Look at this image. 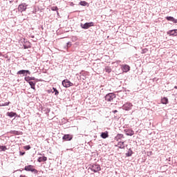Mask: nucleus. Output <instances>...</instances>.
Returning a JSON list of instances; mask_svg holds the SVG:
<instances>
[{"mask_svg":"<svg viewBox=\"0 0 177 177\" xmlns=\"http://www.w3.org/2000/svg\"><path fill=\"white\" fill-rule=\"evenodd\" d=\"M88 169H91L93 171V172H99V171L102 170V168H100V165L97 164H93V165H90Z\"/></svg>","mask_w":177,"mask_h":177,"instance_id":"f257e3e1","label":"nucleus"},{"mask_svg":"<svg viewBox=\"0 0 177 177\" xmlns=\"http://www.w3.org/2000/svg\"><path fill=\"white\" fill-rule=\"evenodd\" d=\"M95 26V23L93 22H86L85 24H80L81 28H83V30H88V28H90V27H93Z\"/></svg>","mask_w":177,"mask_h":177,"instance_id":"f03ea898","label":"nucleus"},{"mask_svg":"<svg viewBox=\"0 0 177 177\" xmlns=\"http://www.w3.org/2000/svg\"><path fill=\"white\" fill-rule=\"evenodd\" d=\"M24 171H27L28 172H33L36 175V174H38V170L36 169H34V166L29 165L28 166H25Z\"/></svg>","mask_w":177,"mask_h":177,"instance_id":"7ed1b4c3","label":"nucleus"},{"mask_svg":"<svg viewBox=\"0 0 177 177\" xmlns=\"http://www.w3.org/2000/svg\"><path fill=\"white\" fill-rule=\"evenodd\" d=\"M115 97L114 93H109L105 95V100L106 102H111L113 99H115Z\"/></svg>","mask_w":177,"mask_h":177,"instance_id":"20e7f679","label":"nucleus"},{"mask_svg":"<svg viewBox=\"0 0 177 177\" xmlns=\"http://www.w3.org/2000/svg\"><path fill=\"white\" fill-rule=\"evenodd\" d=\"M17 74L18 75H24V77H27V75H30L31 74V72H30L28 70H20L19 71Z\"/></svg>","mask_w":177,"mask_h":177,"instance_id":"39448f33","label":"nucleus"},{"mask_svg":"<svg viewBox=\"0 0 177 177\" xmlns=\"http://www.w3.org/2000/svg\"><path fill=\"white\" fill-rule=\"evenodd\" d=\"M27 6H28V5H27L26 3H22L19 4L18 6L19 12H21V13L23 12H26V10H27Z\"/></svg>","mask_w":177,"mask_h":177,"instance_id":"423d86ee","label":"nucleus"},{"mask_svg":"<svg viewBox=\"0 0 177 177\" xmlns=\"http://www.w3.org/2000/svg\"><path fill=\"white\" fill-rule=\"evenodd\" d=\"M62 85L64 88H70V86H73L74 84L70 82V80L66 79L62 81Z\"/></svg>","mask_w":177,"mask_h":177,"instance_id":"0eeeda50","label":"nucleus"},{"mask_svg":"<svg viewBox=\"0 0 177 177\" xmlns=\"http://www.w3.org/2000/svg\"><path fill=\"white\" fill-rule=\"evenodd\" d=\"M132 103L127 102L122 106V109L125 110L126 111H129V110H132Z\"/></svg>","mask_w":177,"mask_h":177,"instance_id":"6e6552de","label":"nucleus"},{"mask_svg":"<svg viewBox=\"0 0 177 177\" xmlns=\"http://www.w3.org/2000/svg\"><path fill=\"white\" fill-rule=\"evenodd\" d=\"M73 135L71 134H65L62 137L63 140H65L66 142H70V140H73Z\"/></svg>","mask_w":177,"mask_h":177,"instance_id":"1a4fd4ad","label":"nucleus"},{"mask_svg":"<svg viewBox=\"0 0 177 177\" xmlns=\"http://www.w3.org/2000/svg\"><path fill=\"white\" fill-rule=\"evenodd\" d=\"M124 132L126 133L127 136H132L135 133V131H133V130L130 129H125L124 130Z\"/></svg>","mask_w":177,"mask_h":177,"instance_id":"9d476101","label":"nucleus"},{"mask_svg":"<svg viewBox=\"0 0 177 177\" xmlns=\"http://www.w3.org/2000/svg\"><path fill=\"white\" fill-rule=\"evenodd\" d=\"M24 80L26 82H32V81H38V79H37V78H35L34 77L28 76V77H24Z\"/></svg>","mask_w":177,"mask_h":177,"instance_id":"9b49d317","label":"nucleus"},{"mask_svg":"<svg viewBox=\"0 0 177 177\" xmlns=\"http://www.w3.org/2000/svg\"><path fill=\"white\" fill-rule=\"evenodd\" d=\"M168 35H171L173 37H176L177 35V29L171 30L167 32Z\"/></svg>","mask_w":177,"mask_h":177,"instance_id":"f8f14e48","label":"nucleus"},{"mask_svg":"<svg viewBox=\"0 0 177 177\" xmlns=\"http://www.w3.org/2000/svg\"><path fill=\"white\" fill-rule=\"evenodd\" d=\"M6 115H8V117H10V118H13V117H17V113L16 112H7Z\"/></svg>","mask_w":177,"mask_h":177,"instance_id":"ddd939ff","label":"nucleus"},{"mask_svg":"<svg viewBox=\"0 0 177 177\" xmlns=\"http://www.w3.org/2000/svg\"><path fill=\"white\" fill-rule=\"evenodd\" d=\"M122 70H123L124 73H128V71L131 70V66H129V65L125 64L122 66Z\"/></svg>","mask_w":177,"mask_h":177,"instance_id":"4468645a","label":"nucleus"},{"mask_svg":"<svg viewBox=\"0 0 177 177\" xmlns=\"http://www.w3.org/2000/svg\"><path fill=\"white\" fill-rule=\"evenodd\" d=\"M24 49H30L31 48V43L28 41H26L25 44H23Z\"/></svg>","mask_w":177,"mask_h":177,"instance_id":"2eb2a0df","label":"nucleus"},{"mask_svg":"<svg viewBox=\"0 0 177 177\" xmlns=\"http://www.w3.org/2000/svg\"><path fill=\"white\" fill-rule=\"evenodd\" d=\"M165 19L168 21H173L175 24H177V19H174V17H166Z\"/></svg>","mask_w":177,"mask_h":177,"instance_id":"dca6fc26","label":"nucleus"},{"mask_svg":"<svg viewBox=\"0 0 177 177\" xmlns=\"http://www.w3.org/2000/svg\"><path fill=\"white\" fill-rule=\"evenodd\" d=\"M48 158L46 156H41L39 157L37 159L38 162H45V161H47Z\"/></svg>","mask_w":177,"mask_h":177,"instance_id":"f3484780","label":"nucleus"},{"mask_svg":"<svg viewBox=\"0 0 177 177\" xmlns=\"http://www.w3.org/2000/svg\"><path fill=\"white\" fill-rule=\"evenodd\" d=\"M100 136L102 139H107V138H109V131L101 133Z\"/></svg>","mask_w":177,"mask_h":177,"instance_id":"a211bd4d","label":"nucleus"},{"mask_svg":"<svg viewBox=\"0 0 177 177\" xmlns=\"http://www.w3.org/2000/svg\"><path fill=\"white\" fill-rule=\"evenodd\" d=\"M161 103L162 104H168V98L167 97H164L161 99Z\"/></svg>","mask_w":177,"mask_h":177,"instance_id":"6ab92c4d","label":"nucleus"},{"mask_svg":"<svg viewBox=\"0 0 177 177\" xmlns=\"http://www.w3.org/2000/svg\"><path fill=\"white\" fill-rule=\"evenodd\" d=\"M29 85L30 86L31 89H34L35 91V84H37L35 82H29Z\"/></svg>","mask_w":177,"mask_h":177,"instance_id":"aec40b11","label":"nucleus"},{"mask_svg":"<svg viewBox=\"0 0 177 177\" xmlns=\"http://www.w3.org/2000/svg\"><path fill=\"white\" fill-rule=\"evenodd\" d=\"M132 154H133V151H132V149H129L128 152L126 153V157H131Z\"/></svg>","mask_w":177,"mask_h":177,"instance_id":"412c9836","label":"nucleus"},{"mask_svg":"<svg viewBox=\"0 0 177 177\" xmlns=\"http://www.w3.org/2000/svg\"><path fill=\"white\" fill-rule=\"evenodd\" d=\"M10 133H11V135H20V131H17L16 130H11L10 131Z\"/></svg>","mask_w":177,"mask_h":177,"instance_id":"4be33fe9","label":"nucleus"},{"mask_svg":"<svg viewBox=\"0 0 177 177\" xmlns=\"http://www.w3.org/2000/svg\"><path fill=\"white\" fill-rule=\"evenodd\" d=\"M104 71L106 73H108V74H110V73H111V67L106 66L105 68H104Z\"/></svg>","mask_w":177,"mask_h":177,"instance_id":"5701e85b","label":"nucleus"},{"mask_svg":"<svg viewBox=\"0 0 177 177\" xmlns=\"http://www.w3.org/2000/svg\"><path fill=\"white\" fill-rule=\"evenodd\" d=\"M42 111L45 113V114H49V113H50V109L48 108H43Z\"/></svg>","mask_w":177,"mask_h":177,"instance_id":"b1692460","label":"nucleus"},{"mask_svg":"<svg viewBox=\"0 0 177 177\" xmlns=\"http://www.w3.org/2000/svg\"><path fill=\"white\" fill-rule=\"evenodd\" d=\"M53 93H55V96H57L59 95V91L57 90V88L53 87Z\"/></svg>","mask_w":177,"mask_h":177,"instance_id":"393cba45","label":"nucleus"},{"mask_svg":"<svg viewBox=\"0 0 177 177\" xmlns=\"http://www.w3.org/2000/svg\"><path fill=\"white\" fill-rule=\"evenodd\" d=\"M79 5H80L81 6H86V5H88V2L85 1H82L79 3Z\"/></svg>","mask_w":177,"mask_h":177,"instance_id":"a878e982","label":"nucleus"},{"mask_svg":"<svg viewBox=\"0 0 177 177\" xmlns=\"http://www.w3.org/2000/svg\"><path fill=\"white\" fill-rule=\"evenodd\" d=\"M10 104V102L0 103V107H3L4 106H9Z\"/></svg>","mask_w":177,"mask_h":177,"instance_id":"bb28decb","label":"nucleus"},{"mask_svg":"<svg viewBox=\"0 0 177 177\" xmlns=\"http://www.w3.org/2000/svg\"><path fill=\"white\" fill-rule=\"evenodd\" d=\"M122 138H124L123 134H118L115 137V140H118V139H122Z\"/></svg>","mask_w":177,"mask_h":177,"instance_id":"cd10ccee","label":"nucleus"},{"mask_svg":"<svg viewBox=\"0 0 177 177\" xmlns=\"http://www.w3.org/2000/svg\"><path fill=\"white\" fill-rule=\"evenodd\" d=\"M51 10H53V12H57V10H59V8H57V6H53L51 8Z\"/></svg>","mask_w":177,"mask_h":177,"instance_id":"c85d7f7f","label":"nucleus"},{"mask_svg":"<svg viewBox=\"0 0 177 177\" xmlns=\"http://www.w3.org/2000/svg\"><path fill=\"white\" fill-rule=\"evenodd\" d=\"M6 150H8V148H6V146L1 145V149L0 150V151H6Z\"/></svg>","mask_w":177,"mask_h":177,"instance_id":"c756f323","label":"nucleus"},{"mask_svg":"<svg viewBox=\"0 0 177 177\" xmlns=\"http://www.w3.org/2000/svg\"><path fill=\"white\" fill-rule=\"evenodd\" d=\"M24 149H25V150H30V149H31V146L26 145L25 147H24Z\"/></svg>","mask_w":177,"mask_h":177,"instance_id":"7c9ffc66","label":"nucleus"},{"mask_svg":"<svg viewBox=\"0 0 177 177\" xmlns=\"http://www.w3.org/2000/svg\"><path fill=\"white\" fill-rule=\"evenodd\" d=\"M71 41H68L67 44H66V46L67 48H70L71 46Z\"/></svg>","mask_w":177,"mask_h":177,"instance_id":"2f4dec72","label":"nucleus"},{"mask_svg":"<svg viewBox=\"0 0 177 177\" xmlns=\"http://www.w3.org/2000/svg\"><path fill=\"white\" fill-rule=\"evenodd\" d=\"M122 145H124V142H121L120 146L119 147V149H124V147H122Z\"/></svg>","mask_w":177,"mask_h":177,"instance_id":"473e14b6","label":"nucleus"},{"mask_svg":"<svg viewBox=\"0 0 177 177\" xmlns=\"http://www.w3.org/2000/svg\"><path fill=\"white\" fill-rule=\"evenodd\" d=\"M19 154H20V156H24V154H26V152L19 151Z\"/></svg>","mask_w":177,"mask_h":177,"instance_id":"72a5a7b5","label":"nucleus"},{"mask_svg":"<svg viewBox=\"0 0 177 177\" xmlns=\"http://www.w3.org/2000/svg\"><path fill=\"white\" fill-rule=\"evenodd\" d=\"M143 53H146L147 52V48H145L142 50Z\"/></svg>","mask_w":177,"mask_h":177,"instance_id":"f704fd0d","label":"nucleus"},{"mask_svg":"<svg viewBox=\"0 0 177 177\" xmlns=\"http://www.w3.org/2000/svg\"><path fill=\"white\" fill-rule=\"evenodd\" d=\"M47 92L48 93H53V91L52 90H48Z\"/></svg>","mask_w":177,"mask_h":177,"instance_id":"c9c22d12","label":"nucleus"},{"mask_svg":"<svg viewBox=\"0 0 177 177\" xmlns=\"http://www.w3.org/2000/svg\"><path fill=\"white\" fill-rule=\"evenodd\" d=\"M112 113H113V114H115V113H118V110H114V111H112Z\"/></svg>","mask_w":177,"mask_h":177,"instance_id":"e433bc0d","label":"nucleus"},{"mask_svg":"<svg viewBox=\"0 0 177 177\" xmlns=\"http://www.w3.org/2000/svg\"><path fill=\"white\" fill-rule=\"evenodd\" d=\"M26 41H27V39H23V40H22V41H21V42H22L23 44H26Z\"/></svg>","mask_w":177,"mask_h":177,"instance_id":"4c0bfd02","label":"nucleus"},{"mask_svg":"<svg viewBox=\"0 0 177 177\" xmlns=\"http://www.w3.org/2000/svg\"><path fill=\"white\" fill-rule=\"evenodd\" d=\"M174 89H177V86H174Z\"/></svg>","mask_w":177,"mask_h":177,"instance_id":"58836bf2","label":"nucleus"},{"mask_svg":"<svg viewBox=\"0 0 177 177\" xmlns=\"http://www.w3.org/2000/svg\"><path fill=\"white\" fill-rule=\"evenodd\" d=\"M31 38H35V36H34V35H32V36H31Z\"/></svg>","mask_w":177,"mask_h":177,"instance_id":"ea45409f","label":"nucleus"},{"mask_svg":"<svg viewBox=\"0 0 177 177\" xmlns=\"http://www.w3.org/2000/svg\"><path fill=\"white\" fill-rule=\"evenodd\" d=\"M18 171H21V170H20V169H19V170H18Z\"/></svg>","mask_w":177,"mask_h":177,"instance_id":"a19ab883","label":"nucleus"}]
</instances>
